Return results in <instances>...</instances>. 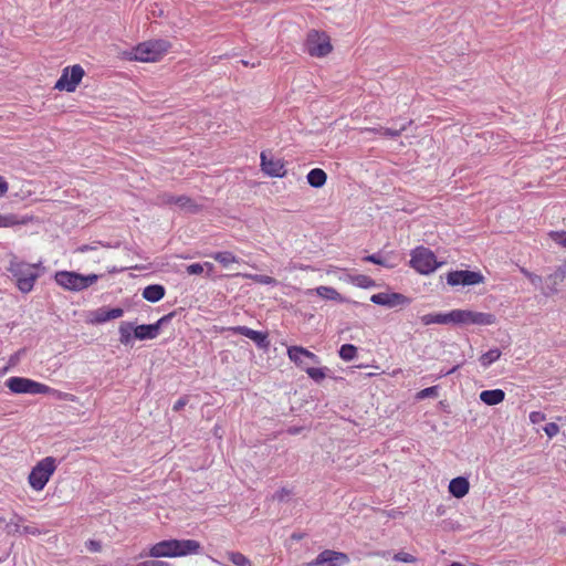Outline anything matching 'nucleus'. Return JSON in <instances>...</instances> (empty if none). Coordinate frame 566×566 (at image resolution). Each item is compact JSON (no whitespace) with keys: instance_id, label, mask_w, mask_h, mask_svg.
<instances>
[{"instance_id":"42","label":"nucleus","mask_w":566,"mask_h":566,"mask_svg":"<svg viewBox=\"0 0 566 566\" xmlns=\"http://www.w3.org/2000/svg\"><path fill=\"white\" fill-rule=\"evenodd\" d=\"M291 494V491L286 488H281L280 490H277L274 494H273V500H276V501H280V502H283L286 500V497H289Z\"/></svg>"},{"instance_id":"12","label":"nucleus","mask_w":566,"mask_h":566,"mask_svg":"<svg viewBox=\"0 0 566 566\" xmlns=\"http://www.w3.org/2000/svg\"><path fill=\"white\" fill-rule=\"evenodd\" d=\"M289 358L300 368L306 370L311 364H318V357L301 346H291L287 348Z\"/></svg>"},{"instance_id":"58","label":"nucleus","mask_w":566,"mask_h":566,"mask_svg":"<svg viewBox=\"0 0 566 566\" xmlns=\"http://www.w3.org/2000/svg\"><path fill=\"white\" fill-rule=\"evenodd\" d=\"M205 265H207L210 270L213 268L211 263H206Z\"/></svg>"},{"instance_id":"38","label":"nucleus","mask_w":566,"mask_h":566,"mask_svg":"<svg viewBox=\"0 0 566 566\" xmlns=\"http://www.w3.org/2000/svg\"><path fill=\"white\" fill-rule=\"evenodd\" d=\"M364 260L367 261V262H371L374 264L386 266V268H392V265L389 264L387 262V260L384 259L382 256H380L379 254L367 255Z\"/></svg>"},{"instance_id":"48","label":"nucleus","mask_w":566,"mask_h":566,"mask_svg":"<svg viewBox=\"0 0 566 566\" xmlns=\"http://www.w3.org/2000/svg\"><path fill=\"white\" fill-rule=\"evenodd\" d=\"M546 419L545 415L541 411H533L530 413V420L533 423H539Z\"/></svg>"},{"instance_id":"26","label":"nucleus","mask_w":566,"mask_h":566,"mask_svg":"<svg viewBox=\"0 0 566 566\" xmlns=\"http://www.w3.org/2000/svg\"><path fill=\"white\" fill-rule=\"evenodd\" d=\"M134 337V324L123 322L119 325V342L123 345H128L133 340Z\"/></svg>"},{"instance_id":"3","label":"nucleus","mask_w":566,"mask_h":566,"mask_svg":"<svg viewBox=\"0 0 566 566\" xmlns=\"http://www.w3.org/2000/svg\"><path fill=\"white\" fill-rule=\"evenodd\" d=\"M170 49V43L166 40H149L139 43L128 53L129 60L140 62H157L159 61Z\"/></svg>"},{"instance_id":"50","label":"nucleus","mask_w":566,"mask_h":566,"mask_svg":"<svg viewBox=\"0 0 566 566\" xmlns=\"http://www.w3.org/2000/svg\"><path fill=\"white\" fill-rule=\"evenodd\" d=\"M187 402H188V398L187 397H181L180 399H178L175 402V405L172 407L174 411L181 410L187 405Z\"/></svg>"},{"instance_id":"13","label":"nucleus","mask_w":566,"mask_h":566,"mask_svg":"<svg viewBox=\"0 0 566 566\" xmlns=\"http://www.w3.org/2000/svg\"><path fill=\"white\" fill-rule=\"evenodd\" d=\"M349 562L345 553L325 549L308 566H342Z\"/></svg>"},{"instance_id":"31","label":"nucleus","mask_w":566,"mask_h":566,"mask_svg":"<svg viewBox=\"0 0 566 566\" xmlns=\"http://www.w3.org/2000/svg\"><path fill=\"white\" fill-rule=\"evenodd\" d=\"M338 354L343 360L350 361L357 356V347L352 344H344Z\"/></svg>"},{"instance_id":"25","label":"nucleus","mask_w":566,"mask_h":566,"mask_svg":"<svg viewBox=\"0 0 566 566\" xmlns=\"http://www.w3.org/2000/svg\"><path fill=\"white\" fill-rule=\"evenodd\" d=\"M307 182L313 188H322L327 180L326 172L321 168H314L307 174Z\"/></svg>"},{"instance_id":"15","label":"nucleus","mask_w":566,"mask_h":566,"mask_svg":"<svg viewBox=\"0 0 566 566\" xmlns=\"http://www.w3.org/2000/svg\"><path fill=\"white\" fill-rule=\"evenodd\" d=\"M261 167L271 177H284L286 175L284 164L279 159L268 158L265 153L261 154Z\"/></svg>"},{"instance_id":"53","label":"nucleus","mask_w":566,"mask_h":566,"mask_svg":"<svg viewBox=\"0 0 566 566\" xmlns=\"http://www.w3.org/2000/svg\"><path fill=\"white\" fill-rule=\"evenodd\" d=\"M382 130H384V127H366V128H363L361 132H367V133H378V134H382Z\"/></svg>"},{"instance_id":"56","label":"nucleus","mask_w":566,"mask_h":566,"mask_svg":"<svg viewBox=\"0 0 566 566\" xmlns=\"http://www.w3.org/2000/svg\"><path fill=\"white\" fill-rule=\"evenodd\" d=\"M304 537L303 533H293L291 538L294 541H301Z\"/></svg>"},{"instance_id":"20","label":"nucleus","mask_w":566,"mask_h":566,"mask_svg":"<svg viewBox=\"0 0 566 566\" xmlns=\"http://www.w3.org/2000/svg\"><path fill=\"white\" fill-rule=\"evenodd\" d=\"M123 314H124V311L120 307H115V308H111V310L102 307L94 312L93 322L97 323V324H102V323H105L111 319L119 318L123 316Z\"/></svg>"},{"instance_id":"7","label":"nucleus","mask_w":566,"mask_h":566,"mask_svg":"<svg viewBox=\"0 0 566 566\" xmlns=\"http://www.w3.org/2000/svg\"><path fill=\"white\" fill-rule=\"evenodd\" d=\"M454 324L489 326L496 323L492 313L475 312L470 310H454Z\"/></svg>"},{"instance_id":"40","label":"nucleus","mask_w":566,"mask_h":566,"mask_svg":"<svg viewBox=\"0 0 566 566\" xmlns=\"http://www.w3.org/2000/svg\"><path fill=\"white\" fill-rule=\"evenodd\" d=\"M354 282L360 287H370L375 284L374 281L367 275H357L354 279Z\"/></svg>"},{"instance_id":"39","label":"nucleus","mask_w":566,"mask_h":566,"mask_svg":"<svg viewBox=\"0 0 566 566\" xmlns=\"http://www.w3.org/2000/svg\"><path fill=\"white\" fill-rule=\"evenodd\" d=\"M549 238L562 247H566V231H551Z\"/></svg>"},{"instance_id":"45","label":"nucleus","mask_w":566,"mask_h":566,"mask_svg":"<svg viewBox=\"0 0 566 566\" xmlns=\"http://www.w3.org/2000/svg\"><path fill=\"white\" fill-rule=\"evenodd\" d=\"M187 272L190 275H198L203 272V265L200 263H193L187 266Z\"/></svg>"},{"instance_id":"18","label":"nucleus","mask_w":566,"mask_h":566,"mask_svg":"<svg viewBox=\"0 0 566 566\" xmlns=\"http://www.w3.org/2000/svg\"><path fill=\"white\" fill-rule=\"evenodd\" d=\"M33 381L29 378L11 377L6 381V386L14 394H32Z\"/></svg>"},{"instance_id":"34","label":"nucleus","mask_w":566,"mask_h":566,"mask_svg":"<svg viewBox=\"0 0 566 566\" xmlns=\"http://www.w3.org/2000/svg\"><path fill=\"white\" fill-rule=\"evenodd\" d=\"M19 223L20 221L14 214H0V228H9Z\"/></svg>"},{"instance_id":"35","label":"nucleus","mask_w":566,"mask_h":566,"mask_svg":"<svg viewBox=\"0 0 566 566\" xmlns=\"http://www.w3.org/2000/svg\"><path fill=\"white\" fill-rule=\"evenodd\" d=\"M14 517L15 521L12 520L6 524L8 534L21 533L20 523L23 522V517L19 515H14Z\"/></svg>"},{"instance_id":"52","label":"nucleus","mask_w":566,"mask_h":566,"mask_svg":"<svg viewBox=\"0 0 566 566\" xmlns=\"http://www.w3.org/2000/svg\"><path fill=\"white\" fill-rule=\"evenodd\" d=\"M434 392H436V387H428L426 389H422L419 392V397H421V398L429 397V396L433 395Z\"/></svg>"},{"instance_id":"27","label":"nucleus","mask_w":566,"mask_h":566,"mask_svg":"<svg viewBox=\"0 0 566 566\" xmlns=\"http://www.w3.org/2000/svg\"><path fill=\"white\" fill-rule=\"evenodd\" d=\"M175 205L180 207L181 209L188 212H197L198 206L193 202V200L187 196H177L175 200Z\"/></svg>"},{"instance_id":"49","label":"nucleus","mask_w":566,"mask_h":566,"mask_svg":"<svg viewBox=\"0 0 566 566\" xmlns=\"http://www.w3.org/2000/svg\"><path fill=\"white\" fill-rule=\"evenodd\" d=\"M21 534H28V535H39L41 534L40 530L32 525H27L21 528Z\"/></svg>"},{"instance_id":"23","label":"nucleus","mask_w":566,"mask_h":566,"mask_svg":"<svg viewBox=\"0 0 566 566\" xmlns=\"http://www.w3.org/2000/svg\"><path fill=\"white\" fill-rule=\"evenodd\" d=\"M505 398V392L502 389L483 390L480 394V399L488 406H495L501 403Z\"/></svg>"},{"instance_id":"2","label":"nucleus","mask_w":566,"mask_h":566,"mask_svg":"<svg viewBox=\"0 0 566 566\" xmlns=\"http://www.w3.org/2000/svg\"><path fill=\"white\" fill-rule=\"evenodd\" d=\"M41 268V262L39 263H27L24 261L19 260L17 256H13L10 260L8 271L12 274L15 280L17 287L22 293H29L32 291L35 281L40 276L39 269Z\"/></svg>"},{"instance_id":"44","label":"nucleus","mask_w":566,"mask_h":566,"mask_svg":"<svg viewBox=\"0 0 566 566\" xmlns=\"http://www.w3.org/2000/svg\"><path fill=\"white\" fill-rule=\"evenodd\" d=\"M543 429H544V432L549 438L555 437L558 433V431H559V427L555 422L547 423Z\"/></svg>"},{"instance_id":"55","label":"nucleus","mask_w":566,"mask_h":566,"mask_svg":"<svg viewBox=\"0 0 566 566\" xmlns=\"http://www.w3.org/2000/svg\"><path fill=\"white\" fill-rule=\"evenodd\" d=\"M256 281L261 283H270L272 281V277L270 276H256Z\"/></svg>"},{"instance_id":"51","label":"nucleus","mask_w":566,"mask_h":566,"mask_svg":"<svg viewBox=\"0 0 566 566\" xmlns=\"http://www.w3.org/2000/svg\"><path fill=\"white\" fill-rule=\"evenodd\" d=\"M8 182L0 176V197L4 196L8 192Z\"/></svg>"},{"instance_id":"59","label":"nucleus","mask_w":566,"mask_h":566,"mask_svg":"<svg viewBox=\"0 0 566 566\" xmlns=\"http://www.w3.org/2000/svg\"><path fill=\"white\" fill-rule=\"evenodd\" d=\"M290 431L293 433H296V432H298V429H291Z\"/></svg>"},{"instance_id":"57","label":"nucleus","mask_w":566,"mask_h":566,"mask_svg":"<svg viewBox=\"0 0 566 566\" xmlns=\"http://www.w3.org/2000/svg\"><path fill=\"white\" fill-rule=\"evenodd\" d=\"M461 365H457L454 366L453 368H451L450 370L448 371H444L443 375H450V374H453L455 370H458L460 368Z\"/></svg>"},{"instance_id":"14","label":"nucleus","mask_w":566,"mask_h":566,"mask_svg":"<svg viewBox=\"0 0 566 566\" xmlns=\"http://www.w3.org/2000/svg\"><path fill=\"white\" fill-rule=\"evenodd\" d=\"M370 301L374 304L387 307H396L399 305L409 304V298L400 293H377L371 295Z\"/></svg>"},{"instance_id":"43","label":"nucleus","mask_w":566,"mask_h":566,"mask_svg":"<svg viewBox=\"0 0 566 566\" xmlns=\"http://www.w3.org/2000/svg\"><path fill=\"white\" fill-rule=\"evenodd\" d=\"M136 566H175V565H172L168 562H164V560L149 559V560L140 562Z\"/></svg>"},{"instance_id":"9","label":"nucleus","mask_w":566,"mask_h":566,"mask_svg":"<svg viewBox=\"0 0 566 566\" xmlns=\"http://www.w3.org/2000/svg\"><path fill=\"white\" fill-rule=\"evenodd\" d=\"M84 76V70L81 65L65 67L62 75L56 81L54 88L59 91L74 92Z\"/></svg>"},{"instance_id":"30","label":"nucleus","mask_w":566,"mask_h":566,"mask_svg":"<svg viewBox=\"0 0 566 566\" xmlns=\"http://www.w3.org/2000/svg\"><path fill=\"white\" fill-rule=\"evenodd\" d=\"M500 357H501V350L499 348H493L480 357V363L483 367H489L492 363L496 361Z\"/></svg>"},{"instance_id":"16","label":"nucleus","mask_w":566,"mask_h":566,"mask_svg":"<svg viewBox=\"0 0 566 566\" xmlns=\"http://www.w3.org/2000/svg\"><path fill=\"white\" fill-rule=\"evenodd\" d=\"M230 331H232L234 334L243 335L251 340H253L260 348H268L269 340L266 334L258 331H253L247 326H235L231 327Z\"/></svg>"},{"instance_id":"11","label":"nucleus","mask_w":566,"mask_h":566,"mask_svg":"<svg viewBox=\"0 0 566 566\" xmlns=\"http://www.w3.org/2000/svg\"><path fill=\"white\" fill-rule=\"evenodd\" d=\"M174 317V313L164 315L154 324H143L134 326V337L140 340L154 339L159 335L163 325L168 323Z\"/></svg>"},{"instance_id":"24","label":"nucleus","mask_w":566,"mask_h":566,"mask_svg":"<svg viewBox=\"0 0 566 566\" xmlns=\"http://www.w3.org/2000/svg\"><path fill=\"white\" fill-rule=\"evenodd\" d=\"M165 296V287L160 284H151L144 289L143 297L151 303L160 301Z\"/></svg>"},{"instance_id":"61","label":"nucleus","mask_w":566,"mask_h":566,"mask_svg":"<svg viewBox=\"0 0 566 566\" xmlns=\"http://www.w3.org/2000/svg\"><path fill=\"white\" fill-rule=\"evenodd\" d=\"M245 66L249 65V62L247 61H241Z\"/></svg>"},{"instance_id":"47","label":"nucleus","mask_w":566,"mask_h":566,"mask_svg":"<svg viewBox=\"0 0 566 566\" xmlns=\"http://www.w3.org/2000/svg\"><path fill=\"white\" fill-rule=\"evenodd\" d=\"M523 273L528 277L531 283L535 286H539L543 283V279L539 275L533 274L528 271L523 270Z\"/></svg>"},{"instance_id":"32","label":"nucleus","mask_w":566,"mask_h":566,"mask_svg":"<svg viewBox=\"0 0 566 566\" xmlns=\"http://www.w3.org/2000/svg\"><path fill=\"white\" fill-rule=\"evenodd\" d=\"M316 293L324 297V298H327V300H339L340 298V294L333 287H329V286H318L316 289Z\"/></svg>"},{"instance_id":"10","label":"nucleus","mask_w":566,"mask_h":566,"mask_svg":"<svg viewBox=\"0 0 566 566\" xmlns=\"http://www.w3.org/2000/svg\"><path fill=\"white\" fill-rule=\"evenodd\" d=\"M484 276L481 272L469 270L451 271L447 274V283L451 286H471L484 283Z\"/></svg>"},{"instance_id":"4","label":"nucleus","mask_w":566,"mask_h":566,"mask_svg":"<svg viewBox=\"0 0 566 566\" xmlns=\"http://www.w3.org/2000/svg\"><path fill=\"white\" fill-rule=\"evenodd\" d=\"M99 275H82L76 272L61 271L55 274V281L62 287L70 291H82L97 282Z\"/></svg>"},{"instance_id":"6","label":"nucleus","mask_w":566,"mask_h":566,"mask_svg":"<svg viewBox=\"0 0 566 566\" xmlns=\"http://www.w3.org/2000/svg\"><path fill=\"white\" fill-rule=\"evenodd\" d=\"M410 265L421 274H429L438 268V262L432 251L418 247L412 251Z\"/></svg>"},{"instance_id":"19","label":"nucleus","mask_w":566,"mask_h":566,"mask_svg":"<svg viewBox=\"0 0 566 566\" xmlns=\"http://www.w3.org/2000/svg\"><path fill=\"white\" fill-rule=\"evenodd\" d=\"M470 483L467 478L458 476L450 481L449 492L457 499H462L469 493Z\"/></svg>"},{"instance_id":"46","label":"nucleus","mask_w":566,"mask_h":566,"mask_svg":"<svg viewBox=\"0 0 566 566\" xmlns=\"http://www.w3.org/2000/svg\"><path fill=\"white\" fill-rule=\"evenodd\" d=\"M86 548L90 552L97 553L102 549V544L98 541L90 539L85 543Z\"/></svg>"},{"instance_id":"60","label":"nucleus","mask_w":566,"mask_h":566,"mask_svg":"<svg viewBox=\"0 0 566 566\" xmlns=\"http://www.w3.org/2000/svg\"><path fill=\"white\" fill-rule=\"evenodd\" d=\"M4 523V518L0 516V525Z\"/></svg>"},{"instance_id":"5","label":"nucleus","mask_w":566,"mask_h":566,"mask_svg":"<svg viewBox=\"0 0 566 566\" xmlns=\"http://www.w3.org/2000/svg\"><path fill=\"white\" fill-rule=\"evenodd\" d=\"M55 459L46 457L32 469L29 483L35 491H41L55 471Z\"/></svg>"},{"instance_id":"28","label":"nucleus","mask_w":566,"mask_h":566,"mask_svg":"<svg viewBox=\"0 0 566 566\" xmlns=\"http://www.w3.org/2000/svg\"><path fill=\"white\" fill-rule=\"evenodd\" d=\"M211 256L223 266H229L231 263L238 262L237 256L229 251L216 252Z\"/></svg>"},{"instance_id":"37","label":"nucleus","mask_w":566,"mask_h":566,"mask_svg":"<svg viewBox=\"0 0 566 566\" xmlns=\"http://www.w3.org/2000/svg\"><path fill=\"white\" fill-rule=\"evenodd\" d=\"M176 197L177 196H174V195L165 192V193H161V195L157 196L156 203L157 205H161V206L175 205Z\"/></svg>"},{"instance_id":"62","label":"nucleus","mask_w":566,"mask_h":566,"mask_svg":"<svg viewBox=\"0 0 566 566\" xmlns=\"http://www.w3.org/2000/svg\"><path fill=\"white\" fill-rule=\"evenodd\" d=\"M385 552L384 553H376V555H381V556H385Z\"/></svg>"},{"instance_id":"17","label":"nucleus","mask_w":566,"mask_h":566,"mask_svg":"<svg viewBox=\"0 0 566 566\" xmlns=\"http://www.w3.org/2000/svg\"><path fill=\"white\" fill-rule=\"evenodd\" d=\"M566 279V262L559 266L554 273L545 279V295L554 294L558 291V285Z\"/></svg>"},{"instance_id":"21","label":"nucleus","mask_w":566,"mask_h":566,"mask_svg":"<svg viewBox=\"0 0 566 566\" xmlns=\"http://www.w3.org/2000/svg\"><path fill=\"white\" fill-rule=\"evenodd\" d=\"M454 310L451 311L450 313H431V314H426L423 316H421V322L423 325H430V324H449V323H453L454 324Z\"/></svg>"},{"instance_id":"36","label":"nucleus","mask_w":566,"mask_h":566,"mask_svg":"<svg viewBox=\"0 0 566 566\" xmlns=\"http://www.w3.org/2000/svg\"><path fill=\"white\" fill-rule=\"evenodd\" d=\"M411 124H412V120H409L408 124L402 125L398 129L384 128L382 135L391 137V138L399 137L402 134V132H405L407 129L408 125H411Z\"/></svg>"},{"instance_id":"8","label":"nucleus","mask_w":566,"mask_h":566,"mask_svg":"<svg viewBox=\"0 0 566 566\" xmlns=\"http://www.w3.org/2000/svg\"><path fill=\"white\" fill-rule=\"evenodd\" d=\"M306 49L310 55L323 57L331 53L333 48L325 32L311 31L307 35Z\"/></svg>"},{"instance_id":"1","label":"nucleus","mask_w":566,"mask_h":566,"mask_svg":"<svg viewBox=\"0 0 566 566\" xmlns=\"http://www.w3.org/2000/svg\"><path fill=\"white\" fill-rule=\"evenodd\" d=\"M200 548V543L195 539H165L153 545L146 555L154 558L178 557L197 554Z\"/></svg>"},{"instance_id":"54","label":"nucleus","mask_w":566,"mask_h":566,"mask_svg":"<svg viewBox=\"0 0 566 566\" xmlns=\"http://www.w3.org/2000/svg\"><path fill=\"white\" fill-rule=\"evenodd\" d=\"M95 249H96L95 245L83 244V245L77 248V251L78 252H86L88 250H95Z\"/></svg>"},{"instance_id":"33","label":"nucleus","mask_w":566,"mask_h":566,"mask_svg":"<svg viewBox=\"0 0 566 566\" xmlns=\"http://www.w3.org/2000/svg\"><path fill=\"white\" fill-rule=\"evenodd\" d=\"M306 374L308 377H311L315 381H321L326 377L325 370L323 368H314V367H306Z\"/></svg>"},{"instance_id":"22","label":"nucleus","mask_w":566,"mask_h":566,"mask_svg":"<svg viewBox=\"0 0 566 566\" xmlns=\"http://www.w3.org/2000/svg\"><path fill=\"white\" fill-rule=\"evenodd\" d=\"M32 394L33 395H36V394H42V395L51 394V395L56 396L59 399H69L71 401L74 400V397L72 395L59 391L56 389H53V388H51V387H49V386H46L44 384L38 382V381H33Z\"/></svg>"},{"instance_id":"29","label":"nucleus","mask_w":566,"mask_h":566,"mask_svg":"<svg viewBox=\"0 0 566 566\" xmlns=\"http://www.w3.org/2000/svg\"><path fill=\"white\" fill-rule=\"evenodd\" d=\"M228 559L233 563L235 566H252V562L239 552H228Z\"/></svg>"},{"instance_id":"41","label":"nucleus","mask_w":566,"mask_h":566,"mask_svg":"<svg viewBox=\"0 0 566 566\" xmlns=\"http://www.w3.org/2000/svg\"><path fill=\"white\" fill-rule=\"evenodd\" d=\"M394 559L402 563H415L417 560L413 555L405 552H399L395 554Z\"/></svg>"}]
</instances>
